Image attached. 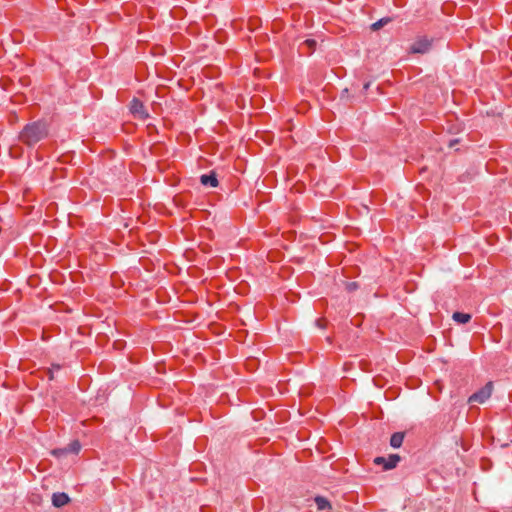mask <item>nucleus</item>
Listing matches in <instances>:
<instances>
[{"instance_id": "0eeeda50", "label": "nucleus", "mask_w": 512, "mask_h": 512, "mask_svg": "<svg viewBox=\"0 0 512 512\" xmlns=\"http://www.w3.org/2000/svg\"><path fill=\"white\" fill-rule=\"evenodd\" d=\"M69 501H70V498L66 493L58 492V493H54L52 495V504L57 508H60L64 505H66Z\"/></svg>"}, {"instance_id": "2eb2a0df", "label": "nucleus", "mask_w": 512, "mask_h": 512, "mask_svg": "<svg viewBox=\"0 0 512 512\" xmlns=\"http://www.w3.org/2000/svg\"><path fill=\"white\" fill-rule=\"evenodd\" d=\"M61 368L60 365H53L52 370L49 371V379L52 380L54 378L53 376V370H59Z\"/></svg>"}, {"instance_id": "6ab92c4d", "label": "nucleus", "mask_w": 512, "mask_h": 512, "mask_svg": "<svg viewBox=\"0 0 512 512\" xmlns=\"http://www.w3.org/2000/svg\"><path fill=\"white\" fill-rule=\"evenodd\" d=\"M369 85H370V83H365V84H364V87H363V88H364V90H367V89L369 88Z\"/></svg>"}, {"instance_id": "ddd939ff", "label": "nucleus", "mask_w": 512, "mask_h": 512, "mask_svg": "<svg viewBox=\"0 0 512 512\" xmlns=\"http://www.w3.org/2000/svg\"><path fill=\"white\" fill-rule=\"evenodd\" d=\"M66 448H68V453H78L81 446L78 441H74L70 443Z\"/></svg>"}, {"instance_id": "f8f14e48", "label": "nucleus", "mask_w": 512, "mask_h": 512, "mask_svg": "<svg viewBox=\"0 0 512 512\" xmlns=\"http://www.w3.org/2000/svg\"><path fill=\"white\" fill-rule=\"evenodd\" d=\"M316 44L317 42L315 40L307 39L301 44L300 48L303 49L304 47H307L309 53H312L315 50Z\"/></svg>"}, {"instance_id": "dca6fc26", "label": "nucleus", "mask_w": 512, "mask_h": 512, "mask_svg": "<svg viewBox=\"0 0 512 512\" xmlns=\"http://www.w3.org/2000/svg\"><path fill=\"white\" fill-rule=\"evenodd\" d=\"M460 142L459 139H452L449 141V147L454 148Z\"/></svg>"}, {"instance_id": "f257e3e1", "label": "nucleus", "mask_w": 512, "mask_h": 512, "mask_svg": "<svg viewBox=\"0 0 512 512\" xmlns=\"http://www.w3.org/2000/svg\"><path fill=\"white\" fill-rule=\"evenodd\" d=\"M48 135L47 125L43 121H36L27 124L21 134L20 139L23 143L33 146Z\"/></svg>"}, {"instance_id": "f03ea898", "label": "nucleus", "mask_w": 512, "mask_h": 512, "mask_svg": "<svg viewBox=\"0 0 512 512\" xmlns=\"http://www.w3.org/2000/svg\"><path fill=\"white\" fill-rule=\"evenodd\" d=\"M492 393V383H487L483 388H481L479 391L472 394L468 402L469 403H484Z\"/></svg>"}, {"instance_id": "a211bd4d", "label": "nucleus", "mask_w": 512, "mask_h": 512, "mask_svg": "<svg viewBox=\"0 0 512 512\" xmlns=\"http://www.w3.org/2000/svg\"><path fill=\"white\" fill-rule=\"evenodd\" d=\"M317 325L320 327V328H324V326L321 324V321L320 320H317L316 321Z\"/></svg>"}, {"instance_id": "9b49d317", "label": "nucleus", "mask_w": 512, "mask_h": 512, "mask_svg": "<svg viewBox=\"0 0 512 512\" xmlns=\"http://www.w3.org/2000/svg\"><path fill=\"white\" fill-rule=\"evenodd\" d=\"M390 21H391V19L389 17L382 18V19L376 21L375 23H373L371 25V29L373 31H377V30L381 29L383 26H385L387 23H389Z\"/></svg>"}, {"instance_id": "20e7f679", "label": "nucleus", "mask_w": 512, "mask_h": 512, "mask_svg": "<svg viewBox=\"0 0 512 512\" xmlns=\"http://www.w3.org/2000/svg\"><path fill=\"white\" fill-rule=\"evenodd\" d=\"M399 461L400 456L398 454H391L388 458L376 457L374 463L377 465H383L385 470H390L395 468Z\"/></svg>"}, {"instance_id": "6e6552de", "label": "nucleus", "mask_w": 512, "mask_h": 512, "mask_svg": "<svg viewBox=\"0 0 512 512\" xmlns=\"http://www.w3.org/2000/svg\"><path fill=\"white\" fill-rule=\"evenodd\" d=\"M403 440H404V433L403 432H395L394 434H392V436L390 438V445L393 448H399V447H401Z\"/></svg>"}, {"instance_id": "423d86ee", "label": "nucleus", "mask_w": 512, "mask_h": 512, "mask_svg": "<svg viewBox=\"0 0 512 512\" xmlns=\"http://www.w3.org/2000/svg\"><path fill=\"white\" fill-rule=\"evenodd\" d=\"M200 182L204 186L209 187H217L218 186V180L216 177L215 172H210L209 174H203L200 177Z\"/></svg>"}, {"instance_id": "1a4fd4ad", "label": "nucleus", "mask_w": 512, "mask_h": 512, "mask_svg": "<svg viewBox=\"0 0 512 512\" xmlns=\"http://www.w3.org/2000/svg\"><path fill=\"white\" fill-rule=\"evenodd\" d=\"M315 504L317 506V509L320 511L331 509V504L328 501L327 498L323 496H317L315 497Z\"/></svg>"}, {"instance_id": "4468645a", "label": "nucleus", "mask_w": 512, "mask_h": 512, "mask_svg": "<svg viewBox=\"0 0 512 512\" xmlns=\"http://www.w3.org/2000/svg\"><path fill=\"white\" fill-rule=\"evenodd\" d=\"M52 454L57 456V457H61L63 455L68 454V448L65 447V448H61V449H54L52 451Z\"/></svg>"}, {"instance_id": "9d476101", "label": "nucleus", "mask_w": 512, "mask_h": 512, "mask_svg": "<svg viewBox=\"0 0 512 512\" xmlns=\"http://www.w3.org/2000/svg\"><path fill=\"white\" fill-rule=\"evenodd\" d=\"M452 318L457 323L466 324L470 321L471 315L468 313L454 312Z\"/></svg>"}, {"instance_id": "7ed1b4c3", "label": "nucleus", "mask_w": 512, "mask_h": 512, "mask_svg": "<svg viewBox=\"0 0 512 512\" xmlns=\"http://www.w3.org/2000/svg\"><path fill=\"white\" fill-rule=\"evenodd\" d=\"M130 111L135 117L142 120H145L149 117V114L146 111L144 104L137 98L132 99L130 103Z\"/></svg>"}, {"instance_id": "39448f33", "label": "nucleus", "mask_w": 512, "mask_h": 512, "mask_svg": "<svg viewBox=\"0 0 512 512\" xmlns=\"http://www.w3.org/2000/svg\"><path fill=\"white\" fill-rule=\"evenodd\" d=\"M431 42L426 38H421L415 41L410 47L412 53L424 54L429 51Z\"/></svg>"}, {"instance_id": "f3484780", "label": "nucleus", "mask_w": 512, "mask_h": 512, "mask_svg": "<svg viewBox=\"0 0 512 512\" xmlns=\"http://www.w3.org/2000/svg\"><path fill=\"white\" fill-rule=\"evenodd\" d=\"M357 288V284L355 282H352L348 285V289L349 290H353V289H356Z\"/></svg>"}]
</instances>
